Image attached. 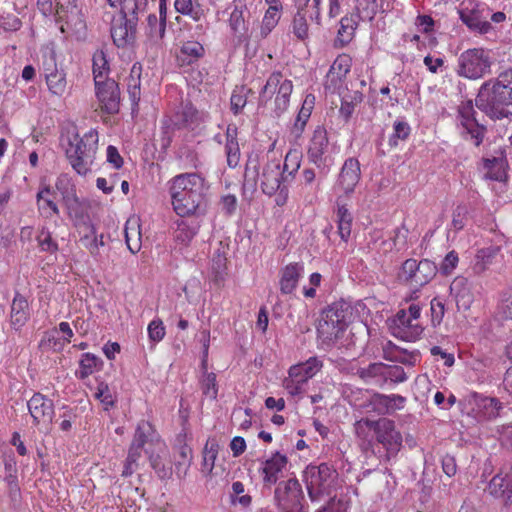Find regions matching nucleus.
<instances>
[{
	"label": "nucleus",
	"instance_id": "7c9ffc66",
	"mask_svg": "<svg viewBox=\"0 0 512 512\" xmlns=\"http://www.w3.org/2000/svg\"><path fill=\"white\" fill-rule=\"evenodd\" d=\"M125 242L128 250L136 254L142 247V233L140 219L137 216H131L127 219L124 227Z\"/></svg>",
	"mask_w": 512,
	"mask_h": 512
},
{
	"label": "nucleus",
	"instance_id": "603ef678",
	"mask_svg": "<svg viewBox=\"0 0 512 512\" xmlns=\"http://www.w3.org/2000/svg\"><path fill=\"white\" fill-rule=\"evenodd\" d=\"M155 433L153 425L146 420H142L138 423L132 443L140 447L148 442L153 434Z\"/></svg>",
	"mask_w": 512,
	"mask_h": 512
},
{
	"label": "nucleus",
	"instance_id": "a211bd4d",
	"mask_svg": "<svg viewBox=\"0 0 512 512\" xmlns=\"http://www.w3.org/2000/svg\"><path fill=\"white\" fill-rule=\"evenodd\" d=\"M360 179V162L355 157H349L344 161L340 169L335 188L341 191L345 196H349L354 193Z\"/></svg>",
	"mask_w": 512,
	"mask_h": 512
},
{
	"label": "nucleus",
	"instance_id": "37998d69",
	"mask_svg": "<svg viewBox=\"0 0 512 512\" xmlns=\"http://www.w3.org/2000/svg\"><path fill=\"white\" fill-rule=\"evenodd\" d=\"M101 364L102 361L96 355L89 352L82 354L79 361V369L76 371V377L81 380L89 377Z\"/></svg>",
	"mask_w": 512,
	"mask_h": 512
},
{
	"label": "nucleus",
	"instance_id": "680f3d73",
	"mask_svg": "<svg viewBox=\"0 0 512 512\" xmlns=\"http://www.w3.org/2000/svg\"><path fill=\"white\" fill-rule=\"evenodd\" d=\"M94 396L105 406V410H108L109 407L114 406L113 396L110 392L108 385L105 382H100L98 384Z\"/></svg>",
	"mask_w": 512,
	"mask_h": 512
},
{
	"label": "nucleus",
	"instance_id": "69168bd1",
	"mask_svg": "<svg viewBox=\"0 0 512 512\" xmlns=\"http://www.w3.org/2000/svg\"><path fill=\"white\" fill-rule=\"evenodd\" d=\"M414 25L423 34H430L434 31L435 21L430 15L419 14L416 16Z\"/></svg>",
	"mask_w": 512,
	"mask_h": 512
},
{
	"label": "nucleus",
	"instance_id": "8fccbe9b",
	"mask_svg": "<svg viewBox=\"0 0 512 512\" xmlns=\"http://www.w3.org/2000/svg\"><path fill=\"white\" fill-rule=\"evenodd\" d=\"M166 31V23L156 14H149L147 17V35L154 40H162Z\"/></svg>",
	"mask_w": 512,
	"mask_h": 512
},
{
	"label": "nucleus",
	"instance_id": "a878e982",
	"mask_svg": "<svg viewBox=\"0 0 512 512\" xmlns=\"http://www.w3.org/2000/svg\"><path fill=\"white\" fill-rule=\"evenodd\" d=\"M44 75L49 91L57 96H62L67 87L66 73L58 69L54 60L44 63Z\"/></svg>",
	"mask_w": 512,
	"mask_h": 512
},
{
	"label": "nucleus",
	"instance_id": "bb28decb",
	"mask_svg": "<svg viewBox=\"0 0 512 512\" xmlns=\"http://www.w3.org/2000/svg\"><path fill=\"white\" fill-rule=\"evenodd\" d=\"M484 177L489 180L504 182L508 179L507 168L508 162L504 152H500L498 156L492 158L485 157L482 159Z\"/></svg>",
	"mask_w": 512,
	"mask_h": 512
},
{
	"label": "nucleus",
	"instance_id": "ddd939ff",
	"mask_svg": "<svg viewBox=\"0 0 512 512\" xmlns=\"http://www.w3.org/2000/svg\"><path fill=\"white\" fill-rule=\"evenodd\" d=\"M458 13L461 21L470 30L485 34L492 28L488 21L490 10L484 4L473 1L463 2Z\"/></svg>",
	"mask_w": 512,
	"mask_h": 512
},
{
	"label": "nucleus",
	"instance_id": "338daca9",
	"mask_svg": "<svg viewBox=\"0 0 512 512\" xmlns=\"http://www.w3.org/2000/svg\"><path fill=\"white\" fill-rule=\"evenodd\" d=\"M3 481L6 483L8 495L11 500L16 501L20 497V486L17 474H4Z\"/></svg>",
	"mask_w": 512,
	"mask_h": 512
},
{
	"label": "nucleus",
	"instance_id": "2f4dec72",
	"mask_svg": "<svg viewBox=\"0 0 512 512\" xmlns=\"http://www.w3.org/2000/svg\"><path fill=\"white\" fill-rule=\"evenodd\" d=\"M322 362L316 357H310L307 361L298 363L289 368L288 374L300 379L304 384L313 378L321 369Z\"/></svg>",
	"mask_w": 512,
	"mask_h": 512
},
{
	"label": "nucleus",
	"instance_id": "4d7b16f0",
	"mask_svg": "<svg viewBox=\"0 0 512 512\" xmlns=\"http://www.w3.org/2000/svg\"><path fill=\"white\" fill-rule=\"evenodd\" d=\"M201 389L206 397L211 400H216L218 396V385L215 373L210 372L205 375L201 382Z\"/></svg>",
	"mask_w": 512,
	"mask_h": 512
},
{
	"label": "nucleus",
	"instance_id": "09e8293b",
	"mask_svg": "<svg viewBox=\"0 0 512 512\" xmlns=\"http://www.w3.org/2000/svg\"><path fill=\"white\" fill-rule=\"evenodd\" d=\"M337 222L341 239L347 241L351 234L352 215L344 205L338 206Z\"/></svg>",
	"mask_w": 512,
	"mask_h": 512
},
{
	"label": "nucleus",
	"instance_id": "4468645a",
	"mask_svg": "<svg viewBox=\"0 0 512 512\" xmlns=\"http://www.w3.org/2000/svg\"><path fill=\"white\" fill-rule=\"evenodd\" d=\"M27 408L37 427L48 428L55 415L54 403L40 392H36L27 402Z\"/></svg>",
	"mask_w": 512,
	"mask_h": 512
},
{
	"label": "nucleus",
	"instance_id": "393cba45",
	"mask_svg": "<svg viewBox=\"0 0 512 512\" xmlns=\"http://www.w3.org/2000/svg\"><path fill=\"white\" fill-rule=\"evenodd\" d=\"M30 319V307L27 298L16 292L10 307V325L19 331Z\"/></svg>",
	"mask_w": 512,
	"mask_h": 512
},
{
	"label": "nucleus",
	"instance_id": "a19ab883",
	"mask_svg": "<svg viewBox=\"0 0 512 512\" xmlns=\"http://www.w3.org/2000/svg\"><path fill=\"white\" fill-rule=\"evenodd\" d=\"M302 152L297 148H291L285 155L284 163L281 165L283 175L287 176V181L292 180L299 171L302 162Z\"/></svg>",
	"mask_w": 512,
	"mask_h": 512
},
{
	"label": "nucleus",
	"instance_id": "e433bc0d",
	"mask_svg": "<svg viewBox=\"0 0 512 512\" xmlns=\"http://www.w3.org/2000/svg\"><path fill=\"white\" fill-rule=\"evenodd\" d=\"M376 423L377 420L362 418L354 424L356 436L361 440L363 450H367L373 446L372 438L376 431Z\"/></svg>",
	"mask_w": 512,
	"mask_h": 512
},
{
	"label": "nucleus",
	"instance_id": "f03ea898",
	"mask_svg": "<svg viewBox=\"0 0 512 512\" xmlns=\"http://www.w3.org/2000/svg\"><path fill=\"white\" fill-rule=\"evenodd\" d=\"M475 105L489 117L502 119L512 106V68L502 71L495 80L484 82L475 98Z\"/></svg>",
	"mask_w": 512,
	"mask_h": 512
},
{
	"label": "nucleus",
	"instance_id": "052dcab7",
	"mask_svg": "<svg viewBox=\"0 0 512 512\" xmlns=\"http://www.w3.org/2000/svg\"><path fill=\"white\" fill-rule=\"evenodd\" d=\"M458 263V253L455 250L448 252L440 265L441 274L445 276L451 275L456 269Z\"/></svg>",
	"mask_w": 512,
	"mask_h": 512
},
{
	"label": "nucleus",
	"instance_id": "aec40b11",
	"mask_svg": "<svg viewBox=\"0 0 512 512\" xmlns=\"http://www.w3.org/2000/svg\"><path fill=\"white\" fill-rule=\"evenodd\" d=\"M76 232L81 246L88 251L92 258L99 261L101 249L106 246L105 235L98 233V229L92 221L86 225H81L80 228L76 229Z\"/></svg>",
	"mask_w": 512,
	"mask_h": 512
},
{
	"label": "nucleus",
	"instance_id": "bf43d9fd",
	"mask_svg": "<svg viewBox=\"0 0 512 512\" xmlns=\"http://www.w3.org/2000/svg\"><path fill=\"white\" fill-rule=\"evenodd\" d=\"M37 242L43 251L54 253L58 250V244L53 240L50 231L47 229H42L39 232Z\"/></svg>",
	"mask_w": 512,
	"mask_h": 512
},
{
	"label": "nucleus",
	"instance_id": "0e129e2a",
	"mask_svg": "<svg viewBox=\"0 0 512 512\" xmlns=\"http://www.w3.org/2000/svg\"><path fill=\"white\" fill-rule=\"evenodd\" d=\"M430 311H431V323L434 327H436L443 320V317L445 314L444 303L438 298H433L430 302Z\"/></svg>",
	"mask_w": 512,
	"mask_h": 512
},
{
	"label": "nucleus",
	"instance_id": "f3484780",
	"mask_svg": "<svg viewBox=\"0 0 512 512\" xmlns=\"http://www.w3.org/2000/svg\"><path fill=\"white\" fill-rule=\"evenodd\" d=\"M352 67V58L349 54H339L330 66L324 86L332 93L338 92L344 85L346 77Z\"/></svg>",
	"mask_w": 512,
	"mask_h": 512
},
{
	"label": "nucleus",
	"instance_id": "79ce46f5",
	"mask_svg": "<svg viewBox=\"0 0 512 512\" xmlns=\"http://www.w3.org/2000/svg\"><path fill=\"white\" fill-rule=\"evenodd\" d=\"M92 69H93V76H94V83H102L108 78V74L110 72V67L108 60L106 58V54L103 50H97L93 54L92 57Z\"/></svg>",
	"mask_w": 512,
	"mask_h": 512
},
{
	"label": "nucleus",
	"instance_id": "39448f33",
	"mask_svg": "<svg viewBox=\"0 0 512 512\" xmlns=\"http://www.w3.org/2000/svg\"><path fill=\"white\" fill-rule=\"evenodd\" d=\"M304 481L311 501H317L324 495L336 492L338 484V472L328 463L319 465L310 464L304 470Z\"/></svg>",
	"mask_w": 512,
	"mask_h": 512
},
{
	"label": "nucleus",
	"instance_id": "1a4fd4ad",
	"mask_svg": "<svg viewBox=\"0 0 512 512\" xmlns=\"http://www.w3.org/2000/svg\"><path fill=\"white\" fill-rule=\"evenodd\" d=\"M303 500L302 486L296 478L281 481L275 488L274 501L280 512H305Z\"/></svg>",
	"mask_w": 512,
	"mask_h": 512
},
{
	"label": "nucleus",
	"instance_id": "f8f14e48",
	"mask_svg": "<svg viewBox=\"0 0 512 512\" xmlns=\"http://www.w3.org/2000/svg\"><path fill=\"white\" fill-rule=\"evenodd\" d=\"M376 441L382 445L385 453L380 456L384 462H389L396 457L402 447V435L396 429L393 420L388 418H379L376 423L374 434Z\"/></svg>",
	"mask_w": 512,
	"mask_h": 512
},
{
	"label": "nucleus",
	"instance_id": "9d476101",
	"mask_svg": "<svg viewBox=\"0 0 512 512\" xmlns=\"http://www.w3.org/2000/svg\"><path fill=\"white\" fill-rule=\"evenodd\" d=\"M347 327L346 314L343 309L330 307L324 311L317 326V336L325 345H331L343 336Z\"/></svg>",
	"mask_w": 512,
	"mask_h": 512
},
{
	"label": "nucleus",
	"instance_id": "4c0bfd02",
	"mask_svg": "<svg viewBox=\"0 0 512 512\" xmlns=\"http://www.w3.org/2000/svg\"><path fill=\"white\" fill-rule=\"evenodd\" d=\"M315 106V96L307 94L303 100L301 109L296 117L292 132L296 137H300L305 130L306 124L311 116Z\"/></svg>",
	"mask_w": 512,
	"mask_h": 512
},
{
	"label": "nucleus",
	"instance_id": "864d4df0",
	"mask_svg": "<svg viewBox=\"0 0 512 512\" xmlns=\"http://www.w3.org/2000/svg\"><path fill=\"white\" fill-rule=\"evenodd\" d=\"M411 133L410 125L405 121L397 120L393 124V133L389 137L390 147H397L399 140L405 141Z\"/></svg>",
	"mask_w": 512,
	"mask_h": 512
},
{
	"label": "nucleus",
	"instance_id": "6ab92c4d",
	"mask_svg": "<svg viewBox=\"0 0 512 512\" xmlns=\"http://www.w3.org/2000/svg\"><path fill=\"white\" fill-rule=\"evenodd\" d=\"M287 465V456L279 451L272 453L269 458L261 461L258 472L262 478L263 485L269 488L275 485L282 476L283 471L286 470Z\"/></svg>",
	"mask_w": 512,
	"mask_h": 512
},
{
	"label": "nucleus",
	"instance_id": "13d9d810",
	"mask_svg": "<svg viewBox=\"0 0 512 512\" xmlns=\"http://www.w3.org/2000/svg\"><path fill=\"white\" fill-rule=\"evenodd\" d=\"M118 7L120 8V17H125L128 20L136 22L137 11L140 9L137 0H121Z\"/></svg>",
	"mask_w": 512,
	"mask_h": 512
},
{
	"label": "nucleus",
	"instance_id": "c03bdc74",
	"mask_svg": "<svg viewBox=\"0 0 512 512\" xmlns=\"http://www.w3.org/2000/svg\"><path fill=\"white\" fill-rule=\"evenodd\" d=\"M356 25L357 23L351 17L345 16L341 18L340 28L335 39L336 46L344 47L351 42L354 37Z\"/></svg>",
	"mask_w": 512,
	"mask_h": 512
},
{
	"label": "nucleus",
	"instance_id": "e2e57ef3",
	"mask_svg": "<svg viewBox=\"0 0 512 512\" xmlns=\"http://www.w3.org/2000/svg\"><path fill=\"white\" fill-rule=\"evenodd\" d=\"M149 339L153 342L161 341L165 334V327L161 319L152 320L147 328Z\"/></svg>",
	"mask_w": 512,
	"mask_h": 512
},
{
	"label": "nucleus",
	"instance_id": "2eb2a0df",
	"mask_svg": "<svg viewBox=\"0 0 512 512\" xmlns=\"http://www.w3.org/2000/svg\"><path fill=\"white\" fill-rule=\"evenodd\" d=\"M260 188L268 196H273L280 189L281 183L287 182V176L281 171V161L278 158L267 160L259 174Z\"/></svg>",
	"mask_w": 512,
	"mask_h": 512
},
{
	"label": "nucleus",
	"instance_id": "3c124183",
	"mask_svg": "<svg viewBox=\"0 0 512 512\" xmlns=\"http://www.w3.org/2000/svg\"><path fill=\"white\" fill-rule=\"evenodd\" d=\"M292 32L300 41H305L309 38V26L307 19L305 14L300 10H298L293 17Z\"/></svg>",
	"mask_w": 512,
	"mask_h": 512
},
{
	"label": "nucleus",
	"instance_id": "ea45409f",
	"mask_svg": "<svg viewBox=\"0 0 512 512\" xmlns=\"http://www.w3.org/2000/svg\"><path fill=\"white\" fill-rule=\"evenodd\" d=\"M219 452V445L213 438H209L202 451L201 472L210 475L214 469L215 461Z\"/></svg>",
	"mask_w": 512,
	"mask_h": 512
},
{
	"label": "nucleus",
	"instance_id": "6e6d98bb",
	"mask_svg": "<svg viewBox=\"0 0 512 512\" xmlns=\"http://www.w3.org/2000/svg\"><path fill=\"white\" fill-rule=\"evenodd\" d=\"M386 369V364L378 362V363H371L367 367H362L357 370L358 376L364 380L365 382H368L374 378L382 377L384 371Z\"/></svg>",
	"mask_w": 512,
	"mask_h": 512
},
{
	"label": "nucleus",
	"instance_id": "49530a36",
	"mask_svg": "<svg viewBox=\"0 0 512 512\" xmlns=\"http://www.w3.org/2000/svg\"><path fill=\"white\" fill-rule=\"evenodd\" d=\"M253 94L252 89L245 85L236 86L230 98L231 110L235 115L242 112L247 104L248 96Z\"/></svg>",
	"mask_w": 512,
	"mask_h": 512
},
{
	"label": "nucleus",
	"instance_id": "0eeeda50",
	"mask_svg": "<svg viewBox=\"0 0 512 512\" xmlns=\"http://www.w3.org/2000/svg\"><path fill=\"white\" fill-rule=\"evenodd\" d=\"M56 188L62 196L67 215L75 229L92 221L88 213V205L77 196L75 185L68 177H59Z\"/></svg>",
	"mask_w": 512,
	"mask_h": 512
},
{
	"label": "nucleus",
	"instance_id": "6e6552de",
	"mask_svg": "<svg viewBox=\"0 0 512 512\" xmlns=\"http://www.w3.org/2000/svg\"><path fill=\"white\" fill-rule=\"evenodd\" d=\"M437 273L434 262L428 259L417 261L414 258L406 259L398 272V278L412 287H423L428 284Z\"/></svg>",
	"mask_w": 512,
	"mask_h": 512
},
{
	"label": "nucleus",
	"instance_id": "5fc2aeb1",
	"mask_svg": "<svg viewBox=\"0 0 512 512\" xmlns=\"http://www.w3.org/2000/svg\"><path fill=\"white\" fill-rule=\"evenodd\" d=\"M497 312L502 319L512 320V288H507L501 293Z\"/></svg>",
	"mask_w": 512,
	"mask_h": 512
},
{
	"label": "nucleus",
	"instance_id": "de8ad7c7",
	"mask_svg": "<svg viewBox=\"0 0 512 512\" xmlns=\"http://www.w3.org/2000/svg\"><path fill=\"white\" fill-rule=\"evenodd\" d=\"M282 9V5H273L269 6L265 11L261 24V34L263 36H267L276 27L280 20Z\"/></svg>",
	"mask_w": 512,
	"mask_h": 512
},
{
	"label": "nucleus",
	"instance_id": "412c9836",
	"mask_svg": "<svg viewBox=\"0 0 512 512\" xmlns=\"http://www.w3.org/2000/svg\"><path fill=\"white\" fill-rule=\"evenodd\" d=\"M458 120L467 134L474 140L475 146H480L483 142L486 128L475 119V110L471 100L462 102L459 105Z\"/></svg>",
	"mask_w": 512,
	"mask_h": 512
},
{
	"label": "nucleus",
	"instance_id": "cd10ccee",
	"mask_svg": "<svg viewBox=\"0 0 512 512\" xmlns=\"http://www.w3.org/2000/svg\"><path fill=\"white\" fill-rule=\"evenodd\" d=\"M38 213L45 219L59 216V208L55 202V192L50 185H42L36 195Z\"/></svg>",
	"mask_w": 512,
	"mask_h": 512
},
{
	"label": "nucleus",
	"instance_id": "20e7f679",
	"mask_svg": "<svg viewBox=\"0 0 512 512\" xmlns=\"http://www.w3.org/2000/svg\"><path fill=\"white\" fill-rule=\"evenodd\" d=\"M293 87L292 80L281 72L271 73L259 93V106H269L277 116H280L289 107Z\"/></svg>",
	"mask_w": 512,
	"mask_h": 512
},
{
	"label": "nucleus",
	"instance_id": "72a5a7b5",
	"mask_svg": "<svg viewBox=\"0 0 512 512\" xmlns=\"http://www.w3.org/2000/svg\"><path fill=\"white\" fill-rule=\"evenodd\" d=\"M488 489L491 495L502 499L505 504L512 503V481L507 475H495L490 480Z\"/></svg>",
	"mask_w": 512,
	"mask_h": 512
},
{
	"label": "nucleus",
	"instance_id": "58836bf2",
	"mask_svg": "<svg viewBox=\"0 0 512 512\" xmlns=\"http://www.w3.org/2000/svg\"><path fill=\"white\" fill-rule=\"evenodd\" d=\"M498 252L499 249L492 246L479 249L474 257L472 265L473 272L477 275L484 273L493 263Z\"/></svg>",
	"mask_w": 512,
	"mask_h": 512
},
{
	"label": "nucleus",
	"instance_id": "774afa93",
	"mask_svg": "<svg viewBox=\"0 0 512 512\" xmlns=\"http://www.w3.org/2000/svg\"><path fill=\"white\" fill-rule=\"evenodd\" d=\"M383 378L386 380L389 379L394 383H402L407 380V375L401 366L386 365Z\"/></svg>",
	"mask_w": 512,
	"mask_h": 512
},
{
	"label": "nucleus",
	"instance_id": "a18cd8bd",
	"mask_svg": "<svg viewBox=\"0 0 512 512\" xmlns=\"http://www.w3.org/2000/svg\"><path fill=\"white\" fill-rule=\"evenodd\" d=\"M198 229L196 226L188 223L187 221L180 220L176 223V229L174 231V240L182 245L188 246L193 238L196 236Z\"/></svg>",
	"mask_w": 512,
	"mask_h": 512
},
{
	"label": "nucleus",
	"instance_id": "473e14b6",
	"mask_svg": "<svg viewBox=\"0 0 512 512\" xmlns=\"http://www.w3.org/2000/svg\"><path fill=\"white\" fill-rule=\"evenodd\" d=\"M238 129L235 125H228L225 133V154L227 164L230 168H235L240 161V148L237 140Z\"/></svg>",
	"mask_w": 512,
	"mask_h": 512
},
{
	"label": "nucleus",
	"instance_id": "7ed1b4c3",
	"mask_svg": "<svg viewBox=\"0 0 512 512\" xmlns=\"http://www.w3.org/2000/svg\"><path fill=\"white\" fill-rule=\"evenodd\" d=\"M98 141V132L95 129H90L83 136L77 132H68L62 138L65 156L77 174L86 176L92 171L98 150Z\"/></svg>",
	"mask_w": 512,
	"mask_h": 512
},
{
	"label": "nucleus",
	"instance_id": "4be33fe9",
	"mask_svg": "<svg viewBox=\"0 0 512 512\" xmlns=\"http://www.w3.org/2000/svg\"><path fill=\"white\" fill-rule=\"evenodd\" d=\"M95 89L100 109L107 114L117 113L120 104L118 84L113 79H106L102 83L95 84Z\"/></svg>",
	"mask_w": 512,
	"mask_h": 512
},
{
	"label": "nucleus",
	"instance_id": "5701e85b",
	"mask_svg": "<svg viewBox=\"0 0 512 512\" xmlns=\"http://www.w3.org/2000/svg\"><path fill=\"white\" fill-rule=\"evenodd\" d=\"M304 273V265L299 262L289 263L279 271V289L283 295L293 294Z\"/></svg>",
	"mask_w": 512,
	"mask_h": 512
},
{
	"label": "nucleus",
	"instance_id": "423d86ee",
	"mask_svg": "<svg viewBox=\"0 0 512 512\" xmlns=\"http://www.w3.org/2000/svg\"><path fill=\"white\" fill-rule=\"evenodd\" d=\"M491 51L482 47L464 50L457 58L456 74L468 80H479L491 73Z\"/></svg>",
	"mask_w": 512,
	"mask_h": 512
},
{
	"label": "nucleus",
	"instance_id": "f257e3e1",
	"mask_svg": "<svg viewBox=\"0 0 512 512\" xmlns=\"http://www.w3.org/2000/svg\"><path fill=\"white\" fill-rule=\"evenodd\" d=\"M167 185L172 208L178 216H197L204 211L210 186L201 173H180L172 177Z\"/></svg>",
	"mask_w": 512,
	"mask_h": 512
},
{
	"label": "nucleus",
	"instance_id": "f704fd0d",
	"mask_svg": "<svg viewBox=\"0 0 512 512\" xmlns=\"http://www.w3.org/2000/svg\"><path fill=\"white\" fill-rule=\"evenodd\" d=\"M205 54L203 45L198 41H185L177 54V61L181 66L197 62Z\"/></svg>",
	"mask_w": 512,
	"mask_h": 512
},
{
	"label": "nucleus",
	"instance_id": "c756f323",
	"mask_svg": "<svg viewBox=\"0 0 512 512\" xmlns=\"http://www.w3.org/2000/svg\"><path fill=\"white\" fill-rule=\"evenodd\" d=\"M371 403L378 413L390 414L396 410L403 409L406 398L398 394L385 395L376 393L373 395Z\"/></svg>",
	"mask_w": 512,
	"mask_h": 512
},
{
	"label": "nucleus",
	"instance_id": "b1692460",
	"mask_svg": "<svg viewBox=\"0 0 512 512\" xmlns=\"http://www.w3.org/2000/svg\"><path fill=\"white\" fill-rule=\"evenodd\" d=\"M136 22L125 17L113 19L111 24V37L117 47H125L135 38Z\"/></svg>",
	"mask_w": 512,
	"mask_h": 512
},
{
	"label": "nucleus",
	"instance_id": "c9c22d12",
	"mask_svg": "<svg viewBox=\"0 0 512 512\" xmlns=\"http://www.w3.org/2000/svg\"><path fill=\"white\" fill-rule=\"evenodd\" d=\"M175 458V472L179 479H183L186 477L189 468L192 464L193 454L192 448L186 443H182L180 441L179 446L174 453Z\"/></svg>",
	"mask_w": 512,
	"mask_h": 512
},
{
	"label": "nucleus",
	"instance_id": "dca6fc26",
	"mask_svg": "<svg viewBox=\"0 0 512 512\" xmlns=\"http://www.w3.org/2000/svg\"><path fill=\"white\" fill-rule=\"evenodd\" d=\"M390 329L395 337L407 342L418 340L424 330L418 320H412L407 316L405 309H401L396 313Z\"/></svg>",
	"mask_w": 512,
	"mask_h": 512
},
{
	"label": "nucleus",
	"instance_id": "c85d7f7f",
	"mask_svg": "<svg viewBox=\"0 0 512 512\" xmlns=\"http://www.w3.org/2000/svg\"><path fill=\"white\" fill-rule=\"evenodd\" d=\"M197 110L191 104H186L173 117L165 118L162 123L167 130L182 129L193 123L197 118Z\"/></svg>",
	"mask_w": 512,
	"mask_h": 512
},
{
	"label": "nucleus",
	"instance_id": "9b49d317",
	"mask_svg": "<svg viewBox=\"0 0 512 512\" xmlns=\"http://www.w3.org/2000/svg\"><path fill=\"white\" fill-rule=\"evenodd\" d=\"M329 148L328 132L323 125H318L312 134L308 144L307 159L315 165L320 173L326 175L333 164V160L327 155Z\"/></svg>",
	"mask_w": 512,
	"mask_h": 512
}]
</instances>
